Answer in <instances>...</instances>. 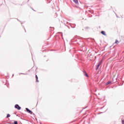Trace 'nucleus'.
<instances>
[{
    "label": "nucleus",
    "mask_w": 124,
    "mask_h": 124,
    "mask_svg": "<svg viewBox=\"0 0 124 124\" xmlns=\"http://www.w3.org/2000/svg\"><path fill=\"white\" fill-rule=\"evenodd\" d=\"M102 63V61H101L98 64V65L96 66V69H98L99 66H100V65Z\"/></svg>",
    "instance_id": "1"
},
{
    "label": "nucleus",
    "mask_w": 124,
    "mask_h": 124,
    "mask_svg": "<svg viewBox=\"0 0 124 124\" xmlns=\"http://www.w3.org/2000/svg\"><path fill=\"white\" fill-rule=\"evenodd\" d=\"M15 108H16V109H17L18 110H21V107H19V105H16L15 106Z\"/></svg>",
    "instance_id": "2"
},
{
    "label": "nucleus",
    "mask_w": 124,
    "mask_h": 124,
    "mask_svg": "<svg viewBox=\"0 0 124 124\" xmlns=\"http://www.w3.org/2000/svg\"><path fill=\"white\" fill-rule=\"evenodd\" d=\"M26 110L27 111V112H28V113H30V114H32V111H31V110L29 109V108H26Z\"/></svg>",
    "instance_id": "3"
},
{
    "label": "nucleus",
    "mask_w": 124,
    "mask_h": 124,
    "mask_svg": "<svg viewBox=\"0 0 124 124\" xmlns=\"http://www.w3.org/2000/svg\"><path fill=\"white\" fill-rule=\"evenodd\" d=\"M110 84H112V81H108L105 84V85L106 86H108V85H110Z\"/></svg>",
    "instance_id": "4"
},
{
    "label": "nucleus",
    "mask_w": 124,
    "mask_h": 124,
    "mask_svg": "<svg viewBox=\"0 0 124 124\" xmlns=\"http://www.w3.org/2000/svg\"><path fill=\"white\" fill-rule=\"evenodd\" d=\"M74 2L76 3V4H78V0H73Z\"/></svg>",
    "instance_id": "5"
},
{
    "label": "nucleus",
    "mask_w": 124,
    "mask_h": 124,
    "mask_svg": "<svg viewBox=\"0 0 124 124\" xmlns=\"http://www.w3.org/2000/svg\"><path fill=\"white\" fill-rule=\"evenodd\" d=\"M101 34H103V35H106V33H105V31H102L101 32Z\"/></svg>",
    "instance_id": "6"
},
{
    "label": "nucleus",
    "mask_w": 124,
    "mask_h": 124,
    "mask_svg": "<svg viewBox=\"0 0 124 124\" xmlns=\"http://www.w3.org/2000/svg\"><path fill=\"white\" fill-rule=\"evenodd\" d=\"M36 80V82H38V77H37V75L35 76Z\"/></svg>",
    "instance_id": "7"
},
{
    "label": "nucleus",
    "mask_w": 124,
    "mask_h": 124,
    "mask_svg": "<svg viewBox=\"0 0 124 124\" xmlns=\"http://www.w3.org/2000/svg\"><path fill=\"white\" fill-rule=\"evenodd\" d=\"M84 73H85V76L86 77H89V76H88V74L87 73V72H86V71H84Z\"/></svg>",
    "instance_id": "8"
},
{
    "label": "nucleus",
    "mask_w": 124,
    "mask_h": 124,
    "mask_svg": "<svg viewBox=\"0 0 124 124\" xmlns=\"http://www.w3.org/2000/svg\"><path fill=\"white\" fill-rule=\"evenodd\" d=\"M120 43V42H119L117 40H116L115 44H119V43Z\"/></svg>",
    "instance_id": "9"
},
{
    "label": "nucleus",
    "mask_w": 124,
    "mask_h": 124,
    "mask_svg": "<svg viewBox=\"0 0 124 124\" xmlns=\"http://www.w3.org/2000/svg\"><path fill=\"white\" fill-rule=\"evenodd\" d=\"M9 117H10V115L9 114H8L6 118H9Z\"/></svg>",
    "instance_id": "10"
},
{
    "label": "nucleus",
    "mask_w": 124,
    "mask_h": 124,
    "mask_svg": "<svg viewBox=\"0 0 124 124\" xmlns=\"http://www.w3.org/2000/svg\"><path fill=\"white\" fill-rule=\"evenodd\" d=\"M14 124H18V122L17 121H15L14 122Z\"/></svg>",
    "instance_id": "11"
},
{
    "label": "nucleus",
    "mask_w": 124,
    "mask_h": 124,
    "mask_svg": "<svg viewBox=\"0 0 124 124\" xmlns=\"http://www.w3.org/2000/svg\"><path fill=\"white\" fill-rule=\"evenodd\" d=\"M122 124H124V120H122Z\"/></svg>",
    "instance_id": "12"
},
{
    "label": "nucleus",
    "mask_w": 124,
    "mask_h": 124,
    "mask_svg": "<svg viewBox=\"0 0 124 124\" xmlns=\"http://www.w3.org/2000/svg\"><path fill=\"white\" fill-rule=\"evenodd\" d=\"M74 6H74V5H73Z\"/></svg>",
    "instance_id": "13"
}]
</instances>
